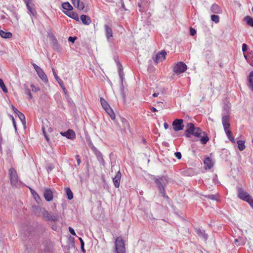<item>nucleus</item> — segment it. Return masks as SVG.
<instances>
[{
    "mask_svg": "<svg viewBox=\"0 0 253 253\" xmlns=\"http://www.w3.org/2000/svg\"><path fill=\"white\" fill-rule=\"evenodd\" d=\"M35 213L38 216H42L44 219L46 221H50V218H51V215L44 208H36Z\"/></svg>",
    "mask_w": 253,
    "mask_h": 253,
    "instance_id": "nucleus-7",
    "label": "nucleus"
},
{
    "mask_svg": "<svg viewBox=\"0 0 253 253\" xmlns=\"http://www.w3.org/2000/svg\"><path fill=\"white\" fill-rule=\"evenodd\" d=\"M23 0L25 2L26 5L33 3L32 2L33 0Z\"/></svg>",
    "mask_w": 253,
    "mask_h": 253,
    "instance_id": "nucleus-53",
    "label": "nucleus"
},
{
    "mask_svg": "<svg viewBox=\"0 0 253 253\" xmlns=\"http://www.w3.org/2000/svg\"><path fill=\"white\" fill-rule=\"evenodd\" d=\"M11 108L12 111H18L13 105H11Z\"/></svg>",
    "mask_w": 253,
    "mask_h": 253,
    "instance_id": "nucleus-59",
    "label": "nucleus"
},
{
    "mask_svg": "<svg viewBox=\"0 0 253 253\" xmlns=\"http://www.w3.org/2000/svg\"><path fill=\"white\" fill-rule=\"evenodd\" d=\"M80 19L82 23L86 25H88L91 22L90 18L86 15H82Z\"/></svg>",
    "mask_w": 253,
    "mask_h": 253,
    "instance_id": "nucleus-23",
    "label": "nucleus"
},
{
    "mask_svg": "<svg viewBox=\"0 0 253 253\" xmlns=\"http://www.w3.org/2000/svg\"><path fill=\"white\" fill-rule=\"evenodd\" d=\"M237 192L238 197L240 199L248 203L253 209V199L252 197L242 188L238 187Z\"/></svg>",
    "mask_w": 253,
    "mask_h": 253,
    "instance_id": "nucleus-3",
    "label": "nucleus"
},
{
    "mask_svg": "<svg viewBox=\"0 0 253 253\" xmlns=\"http://www.w3.org/2000/svg\"><path fill=\"white\" fill-rule=\"evenodd\" d=\"M0 87L1 88V89L2 90V91L4 92H5V93L7 92V91H8L6 87L3 80L1 79H0Z\"/></svg>",
    "mask_w": 253,
    "mask_h": 253,
    "instance_id": "nucleus-37",
    "label": "nucleus"
},
{
    "mask_svg": "<svg viewBox=\"0 0 253 253\" xmlns=\"http://www.w3.org/2000/svg\"><path fill=\"white\" fill-rule=\"evenodd\" d=\"M138 10L141 12H144L148 9V2L146 0H138L137 2Z\"/></svg>",
    "mask_w": 253,
    "mask_h": 253,
    "instance_id": "nucleus-11",
    "label": "nucleus"
},
{
    "mask_svg": "<svg viewBox=\"0 0 253 253\" xmlns=\"http://www.w3.org/2000/svg\"><path fill=\"white\" fill-rule=\"evenodd\" d=\"M167 54L165 50H162L159 52L154 59V61L156 64H157L159 62L164 61L166 58V55Z\"/></svg>",
    "mask_w": 253,
    "mask_h": 253,
    "instance_id": "nucleus-12",
    "label": "nucleus"
},
{
    "mask_svg": "<svg viewBox=\"0 0 253 253\" xmlns=\"http://www.w3.org/2000/svg\"><path fill=\"white\" fill-rule=\"evenodd\" d=\"M75 158H76V160L77 161L78 165L79 166L80 165V164H81V159L80 158V156L77 155H76L75 156Z\"/></svg>",
    "mask_w": 253,
    "mask_h": 253,
    "instance_id": "nucleus-50",
    "label": "nucleus"
},
{
    "mask_svg": "<svg viewBox=\"0 0 253 253\" xmlns=\"http://www.w3.org/2000/svg\"><path fill=\"white\" fill-rule=\"evenodd\" d=\"M62 6L63 9L68 11H71L73 9V6L70 4L69 2L62 3Z\"/></svg>",
    "mask_w": 253,
    "mask_h": 253,
    "instance_id": "nucleus-33",
    "label": "nucleus"
},
{
    "mask_svg": "<svg viewBox=\"0 0 253 253\" xmlns=\"http://www.w3.org/2000/svg\"><path fill=\"white\" fill-rule=\"evenodd\" d=\"M107 115L109 116L112 120H113L115 122V117L116 115L114 112H106Z\"/></svg>",
    "mask_w": 253,
    "mask_h": 253,
    "instance_id": "nucleus-39",
    "label": "nucleus"
},
{
    "mask_svg": "<svg viewBox=\"0 0 253 253\" xmlns=\"http://www.w3.org/2000/svg\"><path fill=\"white\" fill-rule=\"evenodd\" d=\"M84 243H82V244H81V247L82 251L84 253L85 252V250L84 249Z\"/></svg>",
    "mask_w": 253,
    "mask_h": 253,
    "instance_id": "nucleus-54",
    "label": "nucleus"
},
{
    "mask_svg": "<svg viewBox=\"0 0 253 253\" xmlns=\"http://www.w3.org/2000/svg\"><path fill=\"white\" fill-rule=\"evenodd\" d=\"M44 137H45V138L46 139V140L47 141H49V138H48V136H47V134H45V135H44Z\"/></svg>",
    "mask_w": 253,
    "mask_h": 253,
    "instance_id": "nucleus-63",
    "label": "nucleus"
},
{
    "mask_svg": "<svg viewBox=\"0 0 253 253\" xmlns=\"http://www.w3.org/2000/svg\"><path fill=\"white\" fill-rule=\"evenodd\" d=\"M105 36L108 41L113 37V31L112 28L108 25H104Z\"/></svg>",
    "mask_w": 253,
    "mask_h": 253,
    "instance_id": "nucleus-16",
    "label": "nucleus"
},
{
    "mask_svg": "<svg viewBox=\"0 0 253 253\" xmlns=\"http://www.w3.org/2000/svg\"><path fill=\"white\" fill-rule=\"evenodd\" d=\"M244 19L248 25L253 27V18L250 16H246Z\"/></svg>",
    "mask_w": 253,
    "mask_h": 253,
    "instance_id": "nucleus-31",
    "label": "nucleus"
},
{
    "mask_svg": "<svg viewBox=\"0 0 253 253\" xmlns=\"http://www.w3.org/2000/svg\"><path fill=\"white\" fill-rule=\"evenodd\" d=\"M182 119H175L172 122V127L175 131L182 130L184 127Z\"/></svg>",
    "mask_w": 253,
    "mask_h": 253,
    "instance_id": "nucleus-10",
    "label": "nucleus"
},
{
    "mask_svg": "<svg viewBox=\"0 0 253 253\" xmlns=\"http://www.w3.org/2000/svg\"><path fill=\"white\" fill-rule=\"evenodd\" d=\"M74 6L79 10H82L84 7V3L81 1L80 0H71Z\"/></svg>",
    "mask_w": 253,
    "mask_h": 253,
    "instance_id": "nucleus-19",
    "label": "nucleus"
},
{
    "mask_svg": "<svg viewBox=\"0 0 253 253\" xmlns=\"http://www.w3.org/2000/svg\"><path fill=\"white\" fill-rule=\"evenodd\" d=\"M218 5L216 4H213L211 7V8L213 10H215L217 9Z\"/></svg>",
    "mask_w": 253,
    "mask_h": 253,
    "instance_id": "nucleus-56",
    "label": "nucleus"
},
{
    "mask_svg": "<svg viewBox=\"0 0 253 253\" xmlns=\"http://www.w3.org/2000/svg\"><path fill=\"white\" fill-rule=\"evenodd\" d=\"M187 70V65L183 62H179L173 67V71L177 75L184 73Z\"/></svg>",
    "mask_w": 253,
    "mask_h": 253,
    "instance_id": "nucleus-8",
    "label": "nucleus"
},
{
    "mask_svg": "<svg viewBox=\"0 0 253 253\" xmlns=\"http://www.w3.org/2000/svg\"><path fill=\"white\" fill-rule=\"evenodd\" d=\"M18 112V113L17 114L19 118L21 121L22 124L23 125H25L26 124V119H25V117L23 113H22L21 112Z\"/></svg>",
    "mask_w": 253,
    "mask_h": 253,
    "instance_id": "nucleus-35",
    "label": "nucleus"
},
{
    "mask_svg": "<svg viewBox=\"0 0 253 253\" xmlns=\"http://www.w3.org/2000/svg\"><path fill=\"white\" fill-rule=\"evenodd\" d=\"M79 240L80 241L81 244H82V243H84L83 240L81 238H79Z\"/></svg>",
    "mask_w": 253,
    "mask_h": 253,
    "instance_id": "nucleus-64",
    "label": "nucleus"
},
{
    "mask_svg": "<svg viewBox=\"0 0 253 253\" xmlns=\"http://www.w3.org/2000/svg\"><path fill=\"white\" fill-rule=\"evenodd\" d=\"M31 192L33 194V195L36 200L37 199V197H38V198H40V197L39 196L38 194L35 191H34L31 189Z\"/></svg>",
    "mask_w": 253,
    "mask_h": 253,
    "instance_id": "nucleus-48",
    "label": "nucleus"
},
{
    "mask_svg": "<svg viewBox=\"0 0 253 253\" xmlns=\"http://www.w3.org/2000/svg\"><path fill=\"white\" fill-rule=\"evenodd\" d=\"M174 155L178 159H180L181 158V154L179 152H175L174 153Z\"/></svg>",
    "mask_w": 253,
    "mask_h": 253,
    "instance_id": "nucleus-44",
    "label": "nucleus"
},
{
    "mask_svg": "<svg viewBox=\"0 0 253 253\" xmlns=\"http://www.w3.org/2000/svg\"><path fill=\"white\" fill-rule=\"evenodd\" d=\"M122 176V174L120 171H118L115 177L113 179L114 184L116 188H119L120 186V180Z\"/></svg>",
    "mask_w": 253,
    "mask_h": 253,
    "instance_id": "nucleus-18",
    "label": "nucleus"
},
{
    "mask_svg": "<svg viewBox=\"0 0 253 253\" xmlns=\"http://www.w3.org/2000/svg\"><path fill=\"white\" fill-rule=\"evenodd\" d=\"M248 50V45L246 43L242 44V51L244 53L246 52Z\"/></svg>",
    "mask_w": 253,
    "mask_h": 253,
    "instance_id": "nucleus-42",
    "label": "nucleus"
},
{
    "mask_svg": "<svg viewBox=\"0 0 253 253\" xmlns=\"http://www.w3.org/2000/svg\"><path fill=\"white\" fill-rule=\"evenodd\" d=\"M77 39V37H69L68 38V41L71 42L72 43H74L75 41Z\"/></svg>",
    "mask_w": 253,
    "mask_h": 253,
    "instance_id": "nucleus-41",
    "label": "nucleus"
},
{
    "mask_svg": "<svg viewBox=\"0 0 253 253\" xmlns=\"http://www.w3.org/2000/svg\"><path fill=\"white\" fill-rule=\"evenodd\" d=\"M26 93L28 95L29 99H32V94H31V93L30 92V90L29 89H28L27 90Z\"/></svg>",
    "mask_w": 253,
    "mask_h": 253,
    "instance_id": "nucleus-52",
    "label": "nucleus"
},
{
    "mask_svg": "<svg viewBox=\"0 0 253 253\" xmlns=\"http://www.w3.org/2000/svg\"><path fill=\"white\" fill-rule=\"evenodd\" d=\"M154 180L163 196L165 197L166 191L164 186L168 182V178L165 176H162L158 178L155 177Z\"/></svg>",
    "mask_w": 253,
    "mask_h": 253,
    "instance_id": "nucleus-4",
    "label": "nucleus"
},
{
    "mask_svg": "<svg viewBox=\"0 0 253 253\" xmlns=\"http://www.w3.org/2000/svg\"><path fill=\"white\" fill-rule=\"evenodd\" d=\"M0 36L4 39H9L12 37V34L9 32H5L3 30H0Z\"/></svg>",
    "mask_w": 253,
    "mask_h": 253,
    "instance_id": "nucleus-26",
    "label": "nucleus"
},
{
    "mask_svg": "<svg viewBox=\"0 0 253 253\" xmlns=\"http://www.w3.org/2000/svg\"><path fill=\"white\" fill-rule=\"evenodd\" d=\"M196 233L198 235V236L203 238L205 241H207L208 238V235L206 233L205 231L203 229H201L200 228L196 229Z\"/></svg>",
    "mask_w": 253,
    "mask_h": 253,
    "instance_id": "nucleus-21",
    "label": "nucleus"
},
{
    "mask_svg": "<svg viewBox=\"0 0 253 253\" xmlns=\"http://www.w3.org/2000/svg\"><path fill=\"white\" fill-rule=\"evenodd\" d=\"M204 164L206 169H210L212 167V164L211 159L209 157L206 158L204 161Z\"/></svg>",
    "mask_w": 253,
    "mask_h": 253,
    "instance_id": "nucleus-28",
    "label": "nucleus"
},
{
    "mask_svg": "<svg viewBox=\"0 0 253 253\" xmlns=\"http://www.w3.org/2000/svg\"><path fill=\"white\" fill-rule=\"evenodd\" d=\"M8 174L12 186H17L18 184V176L16 170L11 168L8 169Z\"/></svg>",
    "mask_w": 253,
    "mask_h": 253,
    "instance_id": "nucleus-6",
    "label": "nucleus"
},
{
    "mask_svg": "<svg viewBox=\"0 0 253 253\" xmlns=\"http://www.w3.org/2000/svg\"><path fill=\"white\" fill-rule=\"evenodd\" d=\"M91 149L94 152L95 154H97V152H100L99 150H97V149L95 146H93L92 148H91Z\"/></svg>",
    "mask_w": 253,
    "mask_h": 253,
    "instance_id": "nucleus-51",
    "label": "nucleus"
},
{
    "mask_svg": "<svg viewBox=\"0 0 253 253\" xmlns=\"http://www.w3.org/2000/svg\"><path fill=\"white\" fill-rule=\"evenodd\" d=\"M63 90L65 94H66V93H67V89H66V88L65 87H64V88H63Z\"/></svg>",
    "mask_w": 253,
    "mask_h": 253,
    "instance_id": "nucleus-62",
    "label": "nucleus"
},
{
    "mask_svg": "<svg viewBox=\"0 0 253 253\" xmlns=\"http://www.w3.org/2000/svg\"><path fill=\"white\" fill-rule=\"evenodd\" d=\"M118 72L121 81V83L123 84V79L124 78L125 74L123 72V66L121 64H118Z\"/></svg>",
    "mask_w": 253,
    "mask_h": 253,
    "instance_id": "nucleus-27",
    "label": "nucleus"
},
{
    "mask_svg": "<svg viewBox=\"0 0 253 253\" xmlns=\"http://www.w3.org/2000/svg\"><path fill=\"white\" fill-rule=\"evenodd\" d=\"M211 20L215 22L216 23H218L219 21V17L216 15H212L211 16Z\"/></svg>",
    "mask_w": 253,
    "mask_h": 253,
    "instance_id": "nucleus-40",
    "label": "nucleus"
},
{
    "mask_svg": "<svg viewBox=\"0 0 253 253\" xmlns=\"http://www.w3.org/2000/svg\"><path fill=\"white\" fill-rule=\"evenodd\" d=\"M100 100L101 106L105 111H107L109 109H110L111 111H113L110 105L103 98L101 97Z\"/></svg>",
    "mask_w": 253,
    "mask_h": 253,
    "instance_id": "nucleus-22",
    "label": "nucleus"
},
{
    "mask_svg": "<svg viewBox=\"0 0 253 253\" xmlns=\"http://www.w3.org/2000/svg\"><path fill=\"white\" fill-rule=\"evenodd\" d=\"M69 232H70V233L73 235H76V233H75V230H74L73 228H72V227H69Z\"/></svg>",
    "mask_w": 253,
    "mask_h": 253,
    "instance_id": "nucleus-49",
    "label": "nucleus"
},
{
    "mask_svg": "<svg viewBox=\"0 0 253 253\" xmlns=\"http://www.w3.org/2000/svg\"><path fill=\"white\" fill-rule=\"evenodd\" d=\"M65 190L68 199L70 200H72L73 198V194L70 188L69 187H66L65 188Z\"/></svg>",
    "mask_w": 253,
    "mask_h": 253,
    "instance_id": "nucleus-32",
    "label": "nucleus"
},
{
    "mask_svg": "<svg viewBox=\"0 0 253 253\" xmlns=\"http://www.w3.org/2000/svg\"><path fill=\"white\" fill-rule=\"evenodd\" d=\"M216 175H215V177H214V178H213V182H214L215 184H216V183H216Z\"/></svg>",
    "mask_w": 253,
    "mask_h": 253,
    "instance_id": "nucleus-61",
    "label": "nucleus"
},
{
    "mask_svg": "<svg viewBox=\"0 0 253 253\" xmlns=\"http://www.w3.org/2000/svg\"><path fill=\"white\" fill-rule=\"evenodd\" d=\"M42 133H43L44 136L45 135V134H46V127H45V126L44 125H42Z\"/></svg>",
    "mask_w": 253,
    "mask_h": 253,
    "instance_id": "nucleus-55",
    "label": "nucleus"
},
{
    "mask_svg": "<svg viewBox=\"0 0 253 253\" xmlns=\"http://www.w3.org/2000/svg\"><path fill=\"white\" fill-rule=\"evenodd\" d=\"M50 38L51 41V44L52 48L55 50H59V45L58 44V42L56 37L53 34H51L50 35Z\"/></svg>",
    "mask_w": 253,
    "mask_h": 253,
    "instance_id": "nucleus-14",
    "label": "nucleus"
},
{
    "mask_svg": "<svg viewBox=\"0 0 253 253\" xmlns=\"http://www.w3.org/2000/svg\"><path fill=\"white\" fill-rule=\"evenodd\" d=\"M247 86L253 92V71L250 73L248 77Z\"/></svg>",
    "mask_w": 253,
    "mask_h": 253,
    "instance_id": "nucleus-20",
    "label": "nucleus"
},
{
    "mask_svg": "<svg viewBox=\"0 0 253 253\" xmlns=\"http://www.w3.org/2000/svg\"><path fill=\"white\" fill-rule=\"evenodd\" d=\"M52 72H53V75L56 79V80L57 81V82H58V83L60 84V85H61V84H63V81H62V80L61 79H60V78L57 76V75L56 74V72H55V71L54 70V68H52Z\"/></svg>",
    "mask_w": 253,
    "mask_h": 253,
    "instance_id": "nucleus-36",
    "label": "nucleus"
},
{
    "mask_svg": "<svg viewBox=\"0 0 253 253\" xmlns=\"http://www.w3.org/2000/svg\"><path fill=\"white\" fill-rule=\"evenodd\" d=\"M238 145V148L240 151H243L245 149V141L239 140L237 141Z\"/></svg>",
    "mask_w": 253,
    "mask_h": 253,
    "instance_id": "nucleus-34",
    "label": "nucleus"
},
{
    "mask_svg": "<svg viewBox=\"0 0 253 253\" xmlns=\"http://www.w3.org/2000/svg\"><path fill=\"white\" fill-rule=\"evenodd\" d=\"M164 126L165 129H168L169 128V125L167 123H165L164 124Z\"/></svg>",
    "mask_w": 253,
    "mask_h": 253,
    "instance_id": "nucleus-58",
    "label": "nucleus"
},
{
    "mask_svg": "<svg viewBox=\"0 0 253 253\" xmlns=\"http://www.w3.org/2000/svg\"><path fill=\"white\" fill-rule=\"evenodd\" d=\"M10 118L12 119L13 125L14 127V128H15V130H16L17 127H16V122H15V119H14L12 115L10 116Z\"/></svg>",
    "mask_w": 253,
    "mask_h": 253,
    "instance_id": "nucleus-45",
    "label": "nucleus"
},
{
    "mask_svg": "<svg viewBox=\"0 0 253 253\" xmlns=\"http://www.w3.org/2000/svg\"><path fill=\"white\" fill-rule=\"evenodd\" d=\"M26 6L29 11V13L31 15H33L34 16H36L37 15V12H36V10L35 7H34V5L33 4V3H32L31 4L27 5Z\"/></svg>",
    "mask_w": 253,
    "mask_h": 253,
    "instance_id": "nucleus-24",
    "label": "nucleus"
},
{
    "mask_svg": "<svg viewBox=\"0 0 253 253\" xmlns=\"http://www.w3.org/2000/svg\"><path fill=\"white\" fill-rule=\"evenodd\" d=\"M223 108L225 111H228L231 108V104L229 101L227 100L225 101Z\"/></svg>",
    "mask_w": 253,
    "mask_h": 253,
    "instance_id": "nucleus-38",
    "label": "nucleus"
},
{
    "mask_svg": "<svg viewBox=\"0 0 253 253\" xmlns=\"http://www.w3.org/2000/svg\"><path fill=\"white\" fill-rule=\"evenodd\" d=\"M67 16L77 21H79V17L78 14L74 11H68L64 12Z\"/></svg>",
    "mask_w": 253,
    "mask_h": 253,
    "instance_id": "nucleus-25",
    "label": "nucleus"
},
{
    "mask_svg": "<svg viewBox=\"0 0 253 253\" xmlns=\"http://www.w3.org/2000/svg\"><path fill=\"white\" fill-rule=\"evenodd\" d=\"M222 125L224 131L229 140L233 143H235V139L232 135L231 130L230 129V124L229 123V117L225 116L222 117Z\"/></svg>",
    "mask_w": 253,
    "mask_h": 253,
    "instance_id": "nucleus-2",
    "label": "nucleus"
},
{
    "mask_svg": "<svg viewBox=\"0 0 253 253\" xmlns=\"http://www.w3.org/2000/svg\"><path fill=\"white\" fill-rule=\"evenodd\" d=\"M190 34L191 36H193L196 34V31L194 29H193L192 28H190Z\"/></svg>",
    "mask_w": 253,
    "mask_h": 253,
    "instance_id": "nucleus-43",
    "label": "nucleus"
},
{
    "mask_svg": "<svg viewBox=\"0 0 253 253\" xmlns=\"http://www.w3.org/2000/svg\"><path fill=\"white\" fill-rule=\"evenodd\" d=\"M208 198L213 200H217L216 196L215 195H208Z\"/></svg>",
    "mask_w": 253,
    "mask_h": 253,
    "instance_id": "nucleus-47",
    "label": "nucleus"
},
{
    "mask_svg": "<svg viewBox=\"0 0 253 253\" xmlns=\"http://www.w3.org/2000/svg\"><path fill=\"white\" fill-rule=\"evenodd\" d=\"M88 145L90 148H92V147L94 146L90 140L89 141V142L88 143Z\"/></svg>",
    "mask_w": 253,
    "mask_h": 253,
    "instance_id": "nucleus-57",
    "label": "nucleus"
},
{
    "mask_svg": "<svg viewBox=\"0 0 253 253\" xmlns=\"http://www.w3.org/2000/svg\"><path fill=\"white\" fill-rule=\"evenodd\" d=\"M44 251L45 252H50L52 251L53 245L50 242H46L44 244Z\"/></svg>",
    "mask_w": 253,
    "mask_h": 253,
    "instance_id": "nucleus-29",
    "label": "nucleus"
},
{
    "mask_svg": "<svg viewBox=\"0 0 253 253\" xmlns=\"http://www.w3.org/2000/svg\"><path fill=\"white\" fill-rule=\"evenodd\" d=\"M34 68L36 70L37 74L39 76V77L44 82H46L48 81L47 77L45 74L44 73L43 71L37 64L34 63H32Z\"/></svg>",
    "mask_w": 253,
    "mask_h": 253,
    "instance_id": "nucleus-9",
    "label": "nucleus"
},
{
    "mask_svg": "<svg viewBox=\"0 0 253 253\" xmlns=\"http://www.w3.org/2000/svg\"><path fill=\"white\" fill-rule=\"evenodd\" d=\"M122 123L123 124V130L126 133L127 131L130 132L129 124L128 121L124 118L120 117Z\"/></svg>",
    "mask_w": 253,
    "mask_h": 253,
    "instance_id": "nucleus-15",
    "label": "nucleus"
},
{
    "mask_svg": "<svg viewBox=\"0 0 253 253\" xmlns=\"http://www.w3.org/2000/svg\"><path fill=\"white\" fill-rule=\"evenodd\" d=\"M43 196L47 201H50L53 199V192L50 189L45 188L43 192Z\"/></svg>",
    "mask_w": 253,
    "mask_h": 253,
    "instance_id": "nucleus-13",
    "label": "nucleus"
},
{
    "mask_svg": "<svg viewBox=\"0 0 253 253\" xmlns=\"http://www.w3.org/2000/svg\"><path fill=\"white\" fill-rule=\"evenodd\" d=\"M185 134L186 137H190L193 135L200 138L202 144H205L209 141V138L205 132L203 131L200 127H195L193 123H188L186 126V129L185 131Z\"/></svg>",
    "mask_w": 253,
    "mask_h": 253,
    "instance_id": "nucleus-1",
    "label": "nucleus"
},
{
    "mask_svg": "<svg viewBox=\"0 0 253 253\" xmlns=\"http://www.w3.org/2000/svg\"><path fill=\"white\" fill-rule=\"evenodd\" d=\"M159 94V93H154L153 94V96L154 97H156L158 96V95Z\"/></svg>",
    "mask_w": 253,
    "mask_h": 253,
    "instance_id": "nucleus-60",
    "label": "nucleus"
},
{
    "mask_svg": "<svg viewBox=\"0 0 253 253\" xmlns=\"http://www.w3.org/2000/svg\"><path fill=\"white\" fill-rule=\"evenodd\" d=\"M58 220V218L57 215L51 216V218H50V221H56Z\"/></svg>",
    "mask_w": 253,
    "mask_h": 253,
    "instance_id": "nucleus-46",
    "label": "nucleus"
},
{
    "mask_svg": "<svg viewBox=\"0 0 253 253\" xmlns=\"http://www.w3.org/2000/svg\"><path fill=\"white\" fill-rule=\"evenodd\" d=\"M97 160L99 162L101 165L104 166L105 165V161L103 159V155L100 152H97V154H95Z\"/></svg>",
    "mask_w": 253,
    "mask_h": 253,
    "instance_id": "nucleus-30",
    "label": "nucleus"
},
{
    "mask_svg": "<svg viewBox=\"0 0 253 253\" xmlns=\"http://www.w3.org/2000/svg\"><path fill=\"white\" fill-rule=\"evenodd\" d=\"M61 134L63 136L66 137L67 138L70 139H73L75 137V133L74 131L72 129H68L67 131L64 132H61Z\"/></svg>",
    "mask_w": 253,
    "mask_h": 253,
    "instance_id": "nucleus-17",
    "label": "nucleus"
},
{
    "mask_svg": "<svg viewBox=\"0 0 253 253\" xmlns=\"http://www.w3.org/2000/svg\"><path fill=\"white\" fill-rule=\"evenodd\" d=\"M115 251L117 253H126L124 242L121 237H118L115 242Z\"/></svg>",
    "mask_w": 253,
    "mask_h": 253,
    "instance_id": "nucleus-5",
    "label": "nucleus"
}]
</instances>
